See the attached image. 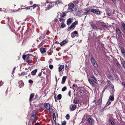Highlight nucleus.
Instances as JSON below:
<instances>
[{
    "mask_svg": "<svg viewBox=\"0 0 125 125\" xmlns=\"http://www.w3.org/2000/svg\"><path fill=\"white\" fill-rule=\"evenodd\" d=\"M55 4V3L54 2H49L48 0L46 1V3L45 4L46 10H48L53 7L54 5Z\"/></svg>",
    "mask_w": 125,
    "mask_h": 125,
    "instance_id": "1",
    "label": "nucleus"
},
{
    "mask_svg": "<svg viewBox=\"0 0 125 125\" xmlns=\"http://www.w3.org/2000/svg\"><path fill=\"white\" fill-rule=\"evenodd\" d=\"M38 115L36 114V113L33 112L32 114L31 118V120L33 122H35L38 119V117L36 116Z\"/></svg>",
    "mask_w": 125,
    "mask_h": 125,
    "instance_id": "2",
    "label": "nucleus"
},
{
    "mask_svg": "<svg viewBox=\"0 0 125 125\" xmlns=\"http://www.w3.org/2000/svg\"><path fill=\"white\" fill-rule=\"evenodd\" d=\"M102 102V101L101 99H99L98 100L97 102L95 103L96 106H98L99 108L101 107V104Z\"/></svg>",
    "mask_w": 125,
    "mask_h": 125,
    "instance_id": "3",
    "label": "nucleus"
},
{
    "mask_svg": "<svg viewBox=\"0 0 125 125\" xmlns=\"http://www.w3.org/2000/svg\"><path fill=\"white\" fill-rule=\"evenodd\" d=\"M29 57L28 55L24 54V61L26 62H29Z\"/></svg>",
    "mask_w": 125,
    "mask_h": 125,
    "instance_id": "4",
    "label": "nucleus"
},
{
    "mask_svg": "<svg viewBox=\"0 0 125 125\" xmlns=\"http://www.w3.org/2000/svg\"><path fill=\"white\" fill-rule=\"evenodd\" d=\"M84 14L82 10H78L77 13L76 15H77L79 17H81L82 16V15Z\"/></svg>",
    "mask_w": 125,
    "mask_h": 125,
    "instance_id": "5",
    "label": "nucleus"
},
{
    "mask_svg": "<svg viewBox=\"0 0 125 125\" xmlns=\"http://www.w3.org/2000/svg\"><path fill=\"white\" fill-rule=\"evenodd\" d=\"M116 29L115 32L116 34L117 35L119 36H120L121 35V31L119 29L117 28H116Z\"/></svg>",
    "mask_w": 125,
    "mask_h": 125,
    "instance_id": "6",
    "label": "nucleus"
},
{
    "mask_svg": "<svg viewBox=\"0 0 125 125\" xmlns=\"http://www.w3.org/2000/svg\"><path fill=\"white\" fill-rule=\"evenodd\" d=\"M36 5L35 4H34L32 6H30L29 7H27L26 8H24V9H25V10H28L30 9L31 8H33V9H34L36 7Z\"/></svg>",
    "mask_w": 125,
    "mask_h": 125,
    "instance_id": "7",
    "label": "nucleus"
},
{
    "mask_svg": "<svg viewBox=\"0 0 125 125\" xmlns=\"http://www.w3.org/2000/svg\"><path fill=\"white\" fill-rule=\"evenodd\" d=\"M44 106L47 109H50V104L48 103L44 104Z\"/></svg>",
    "mask_w": 125,
    "mask_h": 125,
    "instance_id": "8",
    "label": "nucleus"
},
{
    "mask_svg": "<svg viewBox=\"0 0 125 125\" xmlns=\"http://www.w3.org/2000/svg\"><path fill=\"white\" fill-rule=\"evenodd\" d=\"M19 86L20 88L23 87V82L22 80H20L18 82Z\"/></svg>",
    "mask_w": 125,
    "mask_h": 125,
    "instance_id": "9",
    "label": "nucleus"
},
{
    "mask_svg": "<svg viewBox=\"0 0 125 125\" xmlns=\"http://www.w3.org/2000/svg\"><path fill=\"white\" fill-rule=\"evenodd\" d=\"M87 119L89 124L90 125L92 124V121L93 120V119L92 118L89 117V118H87Z\"/></svg>",
    "mask_w": 125,
    "mask_h": 125,
    "instance_id": "10",
    "label": "nucleus"
},
{
    "mask_svg": "<svg viewBox=\"0 0 125 125\" xmlns=\"http://www.w3.org/2000/svg\"><path fill=\"white\" fill-rule=\"evenodd\" d=\"M41 52L43 54L45 53L46 51V49L45 48L41 47L40 48Z\"/></svg>",
    "mask_w": 125,
    "mask_h": 125,
    "instance_id": "11",
    "label": "nucleus"
},
{
    "mask_svg": "<svg viewBox=\"0 0 125 125\" xmlns=\"http://www.w3.org/2000/svg\"><path fill=\"white\" fill-rule=\"evenodd\" d=\"M74 5L73 4H72L69 7V9L70 10H71L72 11H74Z\"/></svg>",
    "mask_w": 125,
    "mask_h": 125,
    "instance_id": "12",
    "label": "nucleus"
},
{
    "mask_svg": "<svg viewBox=\"0 0 125 125\" xmlns=\"http://www.w3.org/2000/svg\"><path fill=\"white\" fill-rule=\"evenodd\" d=\"M66 78L67 77L66 76H64L63 77L61 82L62 84H63L65 83Z\"/></svg>",
    "mask_w": 125,
    "mask_h": 125,
    "instance_id": "13",
    "label": "nucleus"
},
{
    "mask_svg": "<svg viewBox=\"0 0 125 125\" xmlns=\"http://www.w3.org/2000/svg\"><path fill=\"white\" fill-rule=\"evenodd\" d=\"M76 106L75 104L73 105L72 107L70 108V111H73L76 108Z\"/></svg>",
    "mask_w": 125,
    "mask_h": 125,
    "instance_id": "14",
    "label": "nucleus"
},
{
    "mask_svg": "<svg viewBox=\"0 0 125 125\" xmlns=\"http://www.w3.org/2000/svg\"><path fill=\"white\" fill-rule=\"evenodd\" d=\"M37 71V69H35L31 72V74L32 75H35Z\"/></svg>",
    "mask_w": 125,
    "mask_h": 125,
    "instance_id": "15",
    "label": "nucleus"
},
{
    "mask_svg": "<svg viewBox=\"0 0 125 125\" xmlns=\"http://www.w3.org/2000/svg\"><path fill=\"white\" fill-rule=\"evenodd\" d=\"M34 96V93H32L31 94L29 98V101H30V102H31L32 100V99L33 98Z\"/></svg>",
    "mask_w": 125,
    "mask_h": 125,
    "instance_id": "16",
    "label": "nucleus"
},
{
    "mask_svg": "<svg viewBox=\"0 0 125 125\" xmlns=\"http://www.w3.org/2000/svg\"><path fill=\"white\" fill-rule=\"evenodd\" d=\"M112 94V93H111V94H112V95L109 96V100L111 101H113L114 100V95Z\"/></svg>",
    "mask_w": 125,
    "mask_h": 125,
    "instance_id": "17",
    "label": "nucleus"
},
{
    "mask_svg": "<svg viewBox=\"0 0 125 125\" xmlns=\"http://www.w3.org/2000/svg\"><path fill=\"white\" fill-rule=\"evenodd\" d=\"M72 20L71 18H69L67 21V24L68 25H70V24L72 23Z\"/></svg>",
    "mask_w": 125,
    "mask_h": 125,
    "instance_id": "18",
    "label": "nucleus"
},
{
    "mask_svg": "<svg viewBox=\"0 0 125 125\" xmlns=\"http://www.w3.org/2000/svg\"><path fill=\"white\" fill-rule=\"evenodd\" d=\"M67 42L65 40H64L61 42L60 43V45L61 46L64 45Z\"/></svg>",
    "mask_w": 125,
    "mask_h": 125,
    "instance_id": "19",
    "label": "nucleus"
},
{
    "mask_svg": "<svg viewBox=\"0 0 125 125\" xmlns=\"http://www.w3.org/2000/svg\"><path fill=\"white\" fill-rule=\"evenodd\" d=\"M64 65H62L59 66L58 68L59 72H60L64 68Z\"/></svg>",
    "mask_w": 125,
    "mask_h": 125,
    "instance_id": "20",
    "label": "nucleus"
},
{
    "mask_svg": "<svg viewBox=\"0 0 125 125\" xmlns=\"http://www.w3.org/2000/svg\"><path fill=\"white\" fill-rule=\"evenodd\" d=\"M75 27V26L73 24V23H72L71 25L69 26V28L70 29H71L73 28V29H74V28Z\"/></svg>",
    "mask_w": 125,
    "mask_h": 125,
    "instance_id": "21",
    "label": "nucleus"
},
{
    "mask_svg": "<svg viewBox=\"0 0 125 125\" xmlns=\"http://www.w3.org/2000/svg\"><path fill=\"white\" fill-rule=\"evenodd\" d=\"M63 12H62V13H61L60 15V16L61 17L63 18L66 15Z\"/></svg>",
    "mask_w": 125,
    "mask_h": 125,
    "instance_id": "22",
    "label": "nucleus"
},
{
    "mask_svg": "<svg viewBox=\"0 0 125 125\" xmlns=\"http://www.w3.org/2000/svg\"><path fill=\"white\" fill-rule=\"evenodd\" d=\"M97 11V10L96 9H92L91 10V11L92 12H93L94 13V14H96V12Z\"/></svg>",
    "mask_w": 125,
    "mask_h": 125,
    "instance_id": "23",
    "label": "nucleus"
},
{
    "mask_svg": "<svg viewBox=\"0 0 125 125\" xmlns=\"http://www.w3.org/2000/svg\"><path fill=\"white\" fill-rule=\"evenodd\" d=\"M61 24V28H64L66 26V25L63 23L62 22Z\"/></svg>",
    "mask_w": 125,
    "mask_h": 125,
    "instance_id": "24",
    "label": "nucleus"
},
{
    "mask_svg": "<svg viewBox=\"0 0 125 125\" xmlns=\"http://www.w3.org/2000/svg\"><path fill=\"white\" fill-rule=\"evenodd\" d=\"M30 29L29 28H28L27 29V30H26L25 32L24 33V35L25 34V35H27L29 33V31L30 30Z\"/></svg>",
    "mask_w": 125,
    "mask_h": 125,
    "instance_id": "25",
    "label": "nucleus"
},
{
    "mask_svg": "<svg viewBox=\"0 0 125 125\" xmlns=\"http://www.w3.org/2000/svg\"><path fill=\"white\" fill-rule=\"evenodd\" d=\"M92 64L94 66V67H95L96 68H97L98 67V65L97 64L95 61V62H94V63H92Z\"/></svg>",
    "mask_w": 125,
    "mask_h": 125,
    "instance_id": "26",
    "label": "nucleus"
},
{
    "mask_svg": "<svg viewBox=\"0 0 125 125\" xmlns=\"http://www.w3.org/2000/svg\"><path fill=\"white\" fill-rule=\"evenodd\" d=\"M88 80L90 84H91L92 85V86H94V83L93 82L92 80H91L90 79H88Z\"/></svg>",
    "mask_w": 125,
    "mask_h": 125,
    "instance_id": "27",
    "label": "nucleus"
},
{
    "mask_svg": "<svg viewBox=\"0 0 125 125\" xmlns=\"http://www.w3.org/2000/svg\"><path fill=\"white\" fill-rule=\"evenodd\" d=\"M62 95L61 94H59L58 95L57 97L58 100H60L62 98Z\"/></svg>",
    "mask_w": 125,
    "mask_h": 125,
    "instance_id": "28",
    "label": "nucleus"
},
{
    "mask_svg": "<svg viewBox=\"0 0 125 125\" xmlns=\"http://www.w3.org/2000/svg\"><path fill=\"white\" fill-rule=\"evenodd\" d=\"M114 75V76L115 78L117 80L118 79V77L116 74V73H112Z\"/></svg>",
    "mask_w": 125,
    "mask_h": 125,
    "instance_id": "29",
    "label": "nucleus"
},
{
    "mask_svg": "<svg viewBox=\"0 0 125 125\" xmlns=\"http://www.w3.org/2000/svg\"><path fill=\"white\" fill-rule=\"evenodd\" d=\"M103 24H102L101 26H102L104 27L105 28H107L108 27V26L104 22H103Z\"/></svg>",
    "mask_w": 125,
    "mask_h": 125,
    "instance_id": "30",
    "label": "nucleus"
},
{
    "mask_svg": "<svg viewBox=\"0 0 125 125\" xmlns=\"http://www.w3.org/2000/svg\"><path fill=\"white\" fill-rule=\"evenodd\" d=\"M91 78H92V80L94 83H96L97 80L96 79H95V77L93 76H92L91 77Z\"/></svg>",
    "mask_w": 125,
    "mask_h": 125,
    "instance_id": "31",
    "label": "nucleus"
},
{
    "mask_svg": "<svg viewBox=\"0 0 125 125\" xmlns=\"http://www.w3.org/2000/svg\"><path fill=\"white\" fill-rule=\"evenodd\" d=\"M120 48L121 49V51L123 54L125 53V51L123 49V48L122 47H120Z\"/></svg>",
    "mask_w": 125,
    "mask_h": 125,
    "instance_id": "32",
    "label": "nucleus"
},
{
    "mask_svg": "<svg viewBox=\"0 0 125 125\" xmlns=\"http://www.w3.org/2000/svg\"><path fill=\"white\" fill-rule=\"evenodd\" d=\"M90 60L92 63L94 62H95V61L94 60V58L93 57H92L90 59Z\"/></svg>",
    "mask_w": 125,
    "mask_h": 125,
    "instance_id": "33",
    "label": "nucleus"
},
{
    "mask_svg": "<svg viewBox=\"0 0 125 125\" xmlns=\"http://www.w3.org/2000/svg\"><path fill=\"white\" fill-rule=\"evenodd\" d=\"M67 88V87L66 86H65L62 89V92H64L66 90Z\"/></svg>",
    "mask_w": 125,
    "mask_h": 125,
    "instance_id": "34",
    "label": "nucleus"
},
{
    "mask_svg": "<svg viewBox=\"0 0 125 125\" xmlns=\"http://www.w3.org/2000/svg\"><path fill=\"white\" fill-rule=\"evenodd\" d=\"M101 12L99 10H97L96 12V14H97L98 15H99L101 14Z\"/></svg>",
    "mask_w": 125,
    "mask_h": 125,
    "instance_id": "35",
    "label": "nucleus"
},
{
    "mask_svg": "<svg viewBox=\"0 0 125 125\" xmlns=\"http://www.w3.org/2000/svg\"><path fill=\"white\" fill-rule=\"evenodd\" d=\"M109 122L110 123L112 124V125H113L114 124V123L113 122V121L111 119H109Z\"/></svg>",
    "mask_w": 125,
    "mask_h": 125,
    "instance_id": "36",
    "label": "nucleus"
},
{
    "mask_svg": "<svg viewBox=\"0 0 125 125\" xmlns=\"http://www.w3.org/2000/svg\"><path fill=\"white\" fill-rule=\"evenodd\" d=\"M92 27L93 29H97V27L94 24H93L92 25Z\"/></svg>",
    "mask_w": 125,
    "mask_h": 125,
    "instance_id": "37",
    "label": "nucleus"
},
{
    "mask_svg": "<svg viewBox=\"0 0 125 125\" xmlns=\"http://www.w3.org/2000/svg\"><path fill=\"white\" fill-rule=\"evenodd\" d=\"M23 9V8H19L17 10H16V9L14 10L13 11L14 12H16L18 11H19V10H22Z\"/></svg>",
    "mask_w": 125,
    "mask_h": 125,
    "instance_id": "38",
    "label": "nucleus"
},
{
    "mask_svg": "<svg viewBox=\"0 0 125 125\" xmlns=\"http://www.w3.org/2000/svg\"><path fill=\"white\" fill-rule=\"evenodd\" d=\"M118 67L119 68H121V65L118 62H117L116 63Z\"/></svg>",
    "mask_w": 125,
    "mask_h": 125,
    "instance_id": "39",
    "label": "nucleus"
},
{
    "mask_svg": "<svg viewBox=\"0 0 125 125\" xmlns=\"http://www.w3.org/2000/svg\"><path fill=\"white\" fill-rule=\"evenodd\" d=\"M73 102L75 104H77L79 103V101L78 100L75 99L74 100V101Z\"/></svg>",
    "mask_w": 125,
    "mask_h": 125,
    "instance_id": "40",
    "label": "nucleus"
},
{
    "mask_svg": "<svg viewBox=\"0 0 125 125\" xmlns=\"http://www.w3.org/2000/svg\"><path fill=\"white\" fill-rule=\"evenodd\" d=\"M90 9H86L85 10V12L84 13L86 14L88 13L90 11Z\"/></svg>",
    "mask_w": 125,
    "mask_h": 125,
    "instance_id": "41",
    "label": "nucleus"
},
{
    "mask_svg": "<svg viewBox=\"0 0 125 125\" xmlns=\"http://www.w3.org/2000/svg\"><path fill=\"white\" fill-rule=\"evenodd\" d=\"M121 25L125 31V23L124 22L123 23H122Z\"/></svg>",
    "mask_w": 125,
    "mask_h": 125,
    "instance_id": "42",
    "label": "nucleus"
},
{
    "mask_svg": "<svg viewBox=\"0 0 125 125\" xmlns=\"http://www.w3.org/2000/svg\"><path fill=\"white\" fill-rule=\"evenodd\" d=\"M45 36H40L39 38V39L40 40H41L45 38Z\"/></svg>",
    "mask_w": 125,
    "mask_h": 125,
    "instance_id": "43",
    "label": "nucleus"
},
{
    "mask_svg": "<svg viewBox=\"0 0 125 125\" xmlns=\"http://www.w3.org/2000/svg\"><path fill=\"white\" fill-rule=\"evenodd\" d=\"M70 118V115L69 114H67L66 115V119L67 120H69Z\"/></svg>",
    "mask_w": 125,
    "mask_h": 125,
    "instance_id": "44",
    "label": "nucleus"
},
{
    "mask_svg": "<svg viewBox=\"0 0 125 125\" xmlns=\"http://www.w3.org/2000/svg\"><path fill=\"white\" fill-rule=\"evenodd\" d=\"M53 66L52 65L50 64L49 65V68L51 70H52L53 68Z\"/></svg>",
    "mask_w": 125,
    "mask_h": 125,
    "instance_id": "45",
    "label": "nucleus"
},
{
    "mask_svg": "<svg viewBox=\"0 0 125 125\" xmlns=\"http://www.w3.org/2000/svg\"><path fill=\"white\" fill-rule=\"evenodd\" d=\"M71 36L72 38H73L75 37V35L72 32L71 33Z\"/></svg>",
    "mask_w": 125,
    "mask_h": 125,
    "instance_id": "46",
    "label": "nucleus"
},
{
    "mask_svg": "<svg viewBox=\"0 0 125 125\" xmlns=\"http://www.w3.org/2000/svg\"><path fill=\"white\" fill-rule=\"evenodd\" d=\"M66 121H64L62 123V125H66Z\"/></svg>",
    "mask_w": 125,
    "mask_h": 125,
    "instance_id": "47",
    "label": "nucleus"
},
{
    "mask_svg": "<svg viewBox=\"0 0 125 125\" xmlns=\"http://www.w3.org/2000/svg\"><path fill=\"white\" fill-rule=\"evenodd\" d=\"M28 82L29 83L31 84L33 83V81L32 80L30 79L29 80Z\"/></svg>",
    "mask_w": 125,
    "mask_h": 125,
    "instance_id": "48",
    "label": "nucleus"
},
{
    "mask_svg": "<svg viewBox=\"0 0 125 125\" xmlns=\"http://www.w3.org/2000/svg\"><path fill=\"white\" fill-rule=\"evenodd\" d=\"M64 19H63L62 18H59V21L60 22L63 21L64 20Z\"/></svg>",
    "mask_w": 125,
    "mask_h": 125,
    "instance_id": "49",
    "label": "nucleus"
},
{
    "mask_svg": "<svg viewBox=\"0 0 125 125\" xmlns=\"http://www.w3.org/2000/svg\"><path fill=\"white\" fill-rule=\"evenodd\" d=\"M106 88H107V86L106 85L105 86V87L104 88L103 90L102 91V93H104V92L105 91L106 89Z\"/></svg>",
    "mask_w": 125,
    "mask_h": 125,
    "instance_id": "50",
    "label": "nucleus"
},
{
    "mask_svg": "<svg viewBox=\"0 0 125 125\" xmlns=\"http://www.w3.org/2000/svg\"><path fill=\"white\" fill-rule=\"evenodd\" d=\"M109 77L110 79L111 80H113V77L111 75H110L109 76Z\"/></svg>",
    "mask_w": 125,
    "mask_h": 125,
    "instance_id": "51",
    "label": "nucleus"
},
{
    "mask_svg": "<svg viewBox=\"0 0 125 125\" xmlns=\"http://www.w3.org/2000/svg\"><path fill=\"white\" fill-rule=\"evenodd\" d=\"M72 32L73 34H74L75 35H76L77 34H78V32L77 31H75Z\"/></svg>",
    "mask_w": 125,
    "mask_h": 125,
    "instance_id": "52",
    "label": "nucleus"
},
{
    "mask_svg": "<svg viewBox=\"0 0 125 125\" xmlns=\"http://www.w3.org/2000/svg\"><path fill=\"white\" fill-rule=\"evenodd\" d=\"M73 23V24L75 26L76 25H77L78 24V23L77 21H75Z\"/></svg>",
    "mask_w": 125,
    "mask_h": 125,
    "instance_id": "53",
    "label": "nucleus"
},
{
    "mask_svg": "<svg viewBox=\"0 0 125 125\" xmlns=\"http://www.w3.org/2000/svg\"><path fill=\"white\" fill-rule=\"evenodd\" d=\"M54 118L55 119V120H56V116L55 115V113L53 114V120H54Z\"/></svg>",
    "mask_w": 125,
    "mask_h": 125,
    "instance_id": "54",
    "label": "nucleus"
},
{
    "mask_svg": "<svg viewBox=\"0 0 125 125\" xmlns=\"http://www.w3.org/2000/svg\"><path fill=\"white\" fill-rule=\"evenodd\" d=\"M61 1L60 0H58V1L56 2V3L57 4H59L60 3H61Z\"/></svg>",
    "mask_w": 125,
    "mask_h": 125,
    "instance_id": "55",
    "label": "nucleus"
},
{
    "mask_svg": "<svg viewBox=\"0 0 125 125\" xmlns=\"http://www.w3.org/2000/svg\"><path fill=\"white\" fill-rule=\"evenodd\" d=\"M111 103V102L109 101V100L107 102V104H108V105L110 104Z\"/></svg>",
    "mask_w": 125,
    "mask_h": 125,
    "instance_id": "56",
    "label": "nucleus"
},
{
    "mask_svg": "<svg viewBox=\"0 0 125 125\" xmlns=\"http://www.w3.org/2000/svg\"><path fill=\"white\" fill-rule=\"evenodd\" d=\"M71 90H70L69 92L68 93V94H69V96L70 97L71 96Z\"/></svg>",
    "mask_w": 125,
    "mask_h": 125,
    "instance_id": "57",
    "label": "nucleus"
},
{
    "mask_svg": "<svg viewBox=\"0 0 125 125\" xmlns=\"http://www.w3.org/2000/svg\"><path fill=\"white\" fill-rule=\"evenodd\" d=\"M89 57V58H90V59L92 57V55L90 53H89L88 55Z\"/></svg>",
    "mask_w": 125,
    "mask_h": 125,
    "instance_id": "58",
    "label": "nucleus"
},
{
    "mask_svg": "<svg viewBox=\"0 0 125 125\" xmlns=\"http://www.w3.org/2000/svg\"><path fill=\"white\" fill-rule=\"evenodd\" d=\"M28 73H29V71H27L26 73H25V72H24V75H25L26 74H27Z\"/></svg>",
    "mask_w": 125,
    "mask_h": 125,
    "instance_id": "59",
    "label": "nucleus"
},
{
    "mask_svg": "<svg viewBox=\"0 0 125 125\" xmlns=\"http://www.w3.org/2000/svg\"><path fill=\"white\" fill-rule=\"evenodd\" d=\"M52 60V59H50V60H49V61L48 63H49V64L51 63V62H52L51 61Z\"/></svg>",
    "mask_w": 125,
    "mask_h": 125,
    "instance_id": "60",
    "label": "nucleus"
},
{
    "mask_svg": "<svg viewBox=\"0 0 125 125\" xmlns=\"http://www.w3.org/2000/svg\"><path fill=\"white\" fill-rule=\"evenodd\" d=\"M112 1H113V2L115 4L116 3V0H112Z\"/></svg>",
    "mask_w": 125,
    "mask_h": 125,
    "instance_id": "61",
    "label": "nucleus"
},
{
    "mask_svg": "<svg viewBox=\"0 0 125 125\" xmlns=\"http://www.w3.org/2000/svg\"><path fill=\"white\" fill-rule=\"evenodd\" d=\"M107 15L108 16H110L111 15V13H107Z\"/></svg>",
    "mask_w": 125,
    "mask_h": 125,
    "instance_id": "62",
    "label": "nucleus"
},
{
    "mask_svg": "<svg viewBox=\"0 0 125 125\" xmlns=\"http://www.w3.org/2000/svg\"><path fill=\"white\" fill-rule=\"evenodd\" d=\"M122 64L123 65L124 67L125 66V62L124 61L122 63Z\"/></svg>",
    "mask_w": 125,
    "mask_h": 125,
    "instance_id": "63",
    "label": "nucleus"
},
{
    "mask_svg": "<svg viewBox=\"0 0 125 125\" xmlns=\"http://www.w3.org/2000/svg\"><path fill=\"white\" fill-rule=\"evenodd\" d=\"M35 125H40V124L39 123H35Z\"/></svg>",
    "mask_w": 125,
    "mask_h": 125,
    "instance_id": "64",
    "label": "nucleus"
}]
</instances>
